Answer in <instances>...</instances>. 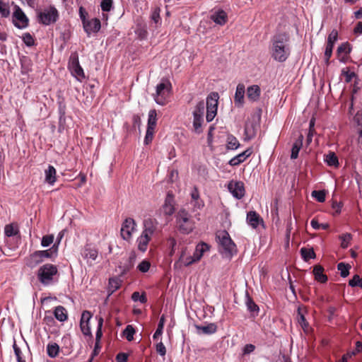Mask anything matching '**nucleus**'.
<instances>
[{"mask_svg":"<svg viewBox=\"0 0 362 362\" xmlns=\"http://www.w3.org/2000/svg\"><path fill=\"white\" fill-rule=\"evenodd\" d=\"M176 223L179 230L185 234L189 233L194 228V221L185 209L178 211L176 216Z\"/></svg>","mask_w":362,"mask_h":362,"instance_id":"obj_3","label":"nucleus"},{"mask_svg":"<svg viewBox=\"0 0 362 362\" xmlns=\"http://www.w3.org/2000/svg\"><path fill=\"white\" fill-rule=\"evenodd\" d=\"M103 324V319L102 317H100L99 320H98V325L96 334H95V341H96L95 342H98V343H99V341L103 336V332H102Z\"/></svg>","mask_w":362,"mask_h":362,"instance_id":"obj_57","label":"nucleus"},{"mask_svg":"<svg viewBox=\"0 0 362 362\" xmlns=\"http://www.w3.org/2000/svg\"><path fill=\"white\" fill-rule=\"evenodd\" d=\"M151 267V263L148 260L144 259L137 266V269L142 273L147 272Z\"/></svg>","mask_w":362,"mask_h":362,"instance_id":"obj_55","label":"nucleus"},{"mask_svg":"<svg viewBox=\"0 0 362 362\" xmlns=\"http://www.w3.org/2000/svg\"><path fill=\"white\" fill-rule=\"evenodd\" d=\"M78 65L80 64L78 53L76 52H72L69 60V69L74 68Z\"/></svg>","mask_w":362,"mask_h":362,"instance_id":"obj_47","label":"nucleus"},{"mask_svg":"<svg viewBox=\"0 0 362 362\" xmlns=\"http://www.w3.org/2000/svg\"><path fill=\"white\" fill-rule=\"evenodd\" d=\"M351 266L349 264L344 262H340L337 264V269L340 272L341 277H346L349 274V269Z\"/></svg>","mask_w":362,"mask_h":362,"instance_id":"obj_42","label":"nucleus"},{"mask_svg":"<svg viewBox=\"0 0 362 362\" xmlns=\"http://www.w3.org/2000/svg\"><path fill=\"white\" fill-rule=\"evenodd\" d=\"M0 13L3 18H7L10 16L9 5L1 0H0Z\"/></svg>","mask_w":362,"mask_h":362,"instance_id":"obj_45","label":"nucleus"},{"mask_svg":"<svg viewBox=\"0 0 362 362\" xmlns=\"http://www.w3.org/2000/svg\"><path fill=\"white\" fill-rule=\"evenodd\" d=\"M39 21L43 25H48L55 23L58 18L59 13L57 10L51 6L48 9H45L38 14Z\"/></svg>","mask_w":362,"mask_h":362,"instance_id":"obj_6","label":"nucleus"},{"mask_svg":"<svg viewBox=\"0 0 362 362\" xmlns=\"http://www.w3.org/2000/svg\"><path fill=\"white\" fill-rule=\"evenodd\" d=\"M218 93H211L206 98V111H213L217 112Z\"/></svg>","mask_w":362,"mask_h":362,"instance_id":"obj_16","label":"nucleus"},{"mask_svg":"<svg viewBox=\"0 0 362 362\" xmlns=\"http://www.w3.org/2000/svg\"><path fill=\"white\" fill-rule=\"evenodd\" d=\"M92 315L90 312L88 310H85L82 313L81 317V322H80V327L81 329L82 332L85 335H88L90 334V329L89 327H87V331H85V324L88 323V321L91 318Z\"/></svg>","mask_w":362,"mask_h":362,"instance_id":"obj_23","label":"nucleus"},{"mask_svg":"<svg viewBox=\"0 0 362 362\" xmlns=\"http://www.w3.org/2000/svg\"><path fill=\"white\" fill-rule=\"evenodd\" d=\"M252 153L251 148H247L245 151L238 155V158L243 162H244L250 155Z\"/></svg>","mask_w":362,"mask_h":362,"instance_id":"obj_64","label":"nucleus"},{"mask_svg":"<svg viewBox=\"0 0 362 362\" xmlns=\"http://www.w3.org/2000/svg\"><path fill=\"white\" fill-rule=\"evenodd\" d=\"M300 253L305 261H308L310 259L315 257V253L313 249L303 247L300 249Z\"/></svg>","mask_w":362,"mask_h":362,"instance_id":"obj_43","label":"nucleus"},{"mask_svg":"<svg viewBox=\"0 0 362 362\" xmlns=\"http://www.w3.org/2000/svg\"><path fill=\"white\" fill-rule=\"evenodd\" d=\"M45 182L49 185H54L56 182L57 171L54 166L49 165L47 169L45 170Z\"/></svg>","mask_w":362,"mask_h":362,"instance_id":"obj_28","label":"nucleus"},{"mask_svg":"<svg viewBox=\"0 0 362 362\" xmlns=\"http://www.w3.org/2000/svg\"><path fill=\"white\" fill-rule=\"evenodd\" d=\"M303 135L302 134H300V135L298 136V138L296 140V141L293 144V146L291 148V159H296L298 158L299 151L303 146Z\"/></svg>","mask_w":362,"mask_h":362,"instance_id":"obj_24","label":"nucleus"},{"mask_svg":"<svg viewBox=\"0 0 362 362\" xmlns=\"http://www.w3.org/2000/svg\"><path fill=\"white\" fill-rule=\"evenodd\" d=\"M160 9L159 8H156L152 13H151V20L156 23L158 24L160 22Z\"/></svg>","mask_w":362,"mask_h":362,"instance_id":"obj_60","label":"nucleus"},{"mask_svg":"<svg viewBox=\"0 0 362 362\" xmlns=\"http://www.w3.org/2000/svg\"><path fill=\"white\" fill-rule=\"evenodd\" d=\"M209 245L205 243H202L201 244H198L195 248V250L193 253V257L196 261V262H199L202 257L204 253L206 251L209 250Z\"/></svg>","mask_w":362,"mask_h":362,"instance_id":"obj_22","label":"nucleus"},{"mask_svg":"<svg viewBox=\"0 0 362 362\" xmlns=\"http://www.w3.org/2000/svg\"><path fill=\"white\" fill-rule=\"evenodd\" d=\"M157 113L156 110H151L148 112L147 126H156Z\"/></svg>","mask_w":362,"mask_h":362,"instance_id":"obj_50","label":"nucleus"},{"mask_svg":"<svg viewBox=\"0 0 362 362\" xmlns=\"http://www.w3.org/2000/svg\"><path fill=\"white\" fill-rule=\"evenodd\" d=\"M136 223L132 218H127L122 224L120 234L125 240H129L132 238V233L136 230Z\"/></svg>","mask_w":362,"mask_h":362,"instance_id":"obj_9","label":"nucleus"},{"mask_svg":"<svg viewBox=\"0 0 362 362\" xmlns=\"http://www.w3.org/2000/svg\"><path fill=\"white\" fill-rule=\"evenodd\" d=\"M339 239L341 240V247L343 249H346L352 240V235L351 233H346L339 235Z\"/></svg>","mask_w":362,"mask_h":362,"instance_id":"obj_38","label":"nucleus"},{"mask_svg":"<svg viewBox=\"0 0 362 362\" xmlns=\"http://www.w3.org/2000/svg\"><path fill=\"white\" fill-rule=\"evenodd\" d=\"M310 225L315 230H327L329 227V225L328 223H319L316 218L312 219Z\"/></svg>","mask_w":362,"mask_h":362,"instance_id":"obj_54","label":"nucleus"},{"mask_svg":"<svg viewBox=\"0 0 362 362\" xmlns=\"http://www.w3.org/2000/svg\"><path fill=\"white\" fill-rule=\"evenodd\" d=\"M135 33L141 40L145 39L148 35L147 30L144 25H139L135 30Z\"/></svg>","mask_w":362,"mask_h":362,"instance_id":"obj_51","label":"nucleus"},{"mask_svg":"<svg viewBox=\"0 0 362 362\" xmlns=\"http://www.w3.org/2000/svg\"><path fill=\"white\" fill-rule=\"evenodd\" d=\"M23 41L28 47L33 46L35 44V40L29 33H25L23 34Z\"/></svg>","mask_w":362,"mask_h":362,"instance_id":"obj_58","label":"nucleus"},{"mask_svg":"<svg viewBox=\"0 0 362 362\" xmlns=\"http://www.w3.org/2000/svg\"><path fill=\"white\" fill-rule=\"evenodd\" d=\"M247 299H246V305L247 308V310L251 313H255L256 315H257L259 312V307L258 305L254 302L252 298L250 297L248 293L246 295Z\"/></svg>","mask_w":362,"mask_h":362,"instance_id":"obj_36","label":"nucleus"},{"mask_svg":"<svg viewBox=\"0 0 362 362\" xmlns=\"http://www.w3.org/2000/svg\"><path fill=\"white\" fill-rule=\"evenodd\" d=\"M14 8L15 10L12 16V22L13 25L19 29L27 28L29 22L28 17L18 6L16 5Z\"/></svg>","mask_w":362,"mask_h":362,"instance_id":"obj_7","label":"nucleus"},{"mask_svg":"<svg viewBox=\"0 0 362 362\" xmlns=\"http://www.w3.org/2000/svg\"><path fill=\"white\" fill-rule=\"evenodd\" d=\"M160 213H163L165 216H171L175 212V201L173 195L168 192L163 205L160 209Z\"/></svg>","mask_w":362,"mask_h":362,"instance_id":"obj_12","label":"nucleus"},{"mask_svg":"<svg viewBox=\"0 0 362 362\" xmlns=\"http://www.w3.org/2000/svg\"><path fill=\"white\" fill-rule=\"evenodd\" d=\"M171 89V83L167 79H163L156 86V93L154 95V100L156 103L160 105L167 104L169 100Z\"/></svg>","mask_w":362,"mask_h":362,"instance_id":"obj_4","label":"nucleus"},{"mask_svg":"<svg viewBox=\"0 0 362 362\" xmlns=\"http://www.w3.org/2000/svg\"><path fill=\"white\" fill-rule=\"evenodd\" d=\"M84 30L88 34L90 35L92 33H97L100 30L101 24L100 21L98 18H93L90 21L87 20L83 24Z\"/></svg>","mask_w":362,"mask_h":362,"instance_id":"obj_15","label":"nucleus"},{"mask_svg":"<svg viewBox=\"0 0 362 362\" xmlns=\"http://www.w3.org/2000/svg\"><path fill=\"white\" fill-rule=\"evenodd\" d=\"M121 286L120 281L117 278H110L108 284L109 296L118 290Z\"/></svg>","mask_w":362,"mask_h":362,"instance_id":"obj_32","label":"nucleus"},{"mask_svg":"<svg viewBox=\"0 0 362 362\" xmlns=\"http://www.w3.org/2000/svg\"><path fill=\"white\" fill-rule=\"evenodd\" d=\"M240 144L236 137L232 134H229L227 136L226 140V148L227 149L234 150L239 147Z\"/></svg>","mask_w":362,"mask_h":362,"instance_id":"obj_35","label":"nucleus"},{"mask_svg":"<svg viewBox=\"0 0 362 362\" xmlns=\"http://www.w3.org/2000/svg\"><path fill=\"white\" fill-rule=\"evenodd\" d=\"M179 261L182 264H183L185 267H188V266L192 264L193 263L196 262L194 257L191 256V255L186 256L185 251H182V252L180 257Z\"/></svg>","mask_w":362,"mask_h":362,"instance_id":"obj_39","label":"nucleus"},{"mask_svg":"<svg viewBox=\"0 0 362 362\" xmlns=\"http://www.w3.org/2000/svg\"><path fill=\"white\" fill-rule=\"evenodd\" d=\"M228 189L238 199H242L245 195V186L242 181H231L228 184Z\"/></svg>","mask_w":362,"mask_h":362,"instance_id":"obj_11","label":"nucleus"},{"mask_svg":"<svg viewBox=\"0 0 362 362\" xmlns=\"http://www.w3.org/2000/svg\"><path fill=\"white\" fill-rule=\"evenodd\" d=\"M55 318L59 322H64L68 318V314L66 308L62 305H58L54 310Z\"/></svg>","mask_w":362,"mask_h":362,"instance_id":"obj_27","label":"nucleus"},{"mask_svg":"<svg viewBox=\"0 0 362 362\" xmlns=\"http://www.w3.org/2000/svg\"><path fill=\"white\" fill-rule=\"evenodd\" d=\"M43 262L41 256L39 255L37 251L34 252L31 254L26 259V265L29 267L33 268L37 264Z\"/></svg>","mask_w":362,"mask_h":362,"instance_id":"obj_25","label":"nucleus"},{"mask_svg":"<svg viewBox=\"0 0 362 362\" xmlns=\"http://www.w3.org/2000/svg\"><path fill=\"white\" fill-rule=\"evenodd\" d=\"M288 42L289 35L286 33H277L273 36L270 53L275 61L284 62L288 58L291 53Z\"/></svg>","mask_w":362,"mask_h":362,"instance_id":"obj_1","label":"nucleus"},{"mask_svg":"<svg viewBox=\"0 0 362 362\" xmlns=\"http://www.w3.org/2000/svg\"><path fill=\"white\" fill-rule=\"evenodd\" d=\"M199 334H211L216 332L217 326L215 323H209L206 325H195Z\"/></svg>","mask_w":362,"mask_h":362,"instance_id":"obj_21","label":"nucleus"},{"mask_svg":"<svg viewBox=\"0 0 362 362\" xmlns=\"http://www.w3.org/2000/svg\"><path fill=\"white\" fill-rule=\"evenodd\" d=\"M338 39V31L335 29L332 30L327 37V42L335 44Z\"/></svg>","mask_w":362,"mask_h":362,"instance_id":"obj_61","label":"nucleus"},{"mask_svg":"<svg viewBox=\"0 0 362 362\" xmlns=\"http://www.w3.org/2000/svg\"><path fill=\"white\" fill-rule=\"evenodd\" d=\"M132 299L134 301H140L142 303H145L147 301V298L145 293H143L141 295L138 291H135L132 295Z\"/></svg>","mask_w":362,"mask_h":362,"instance_id":"obj_52","label":"nucleus"},{"mask_svg":"<svg viewBox=\"0 0 362 362\" xmlns=\"http://www.w3.org/2000/svg\"><path fill=\"white\" fill-rule=\"evenodd\" d=\"M351 51V45L348 42L341 43L337 49V55L338 59L341 62H346L348 60V55Z\"/></svg>","mask_w":362,"mask_h":362,"instance_id":"obj_14","label":"nucleus"},{"mask_svg":"<svg viewBox=\"0 0 362 362\" xmlns=\"http://www.w3.org/2000/svg\"><path fill=\"white\" fill-rule=\"evenodd\" d=\"M324 160L329 166L334 168L339 166L338 157L334 152L329 151L327 154L325 155Z\"/></svg>","mask_w":362,"mask_h":362,"instance_id":"obj_26","label":"nucleus"},{"mask_svg":"<svg viewBox=\"0 0 362 362\" xmlns=\"http://www.w3.org/2000/svg\"><path fill=\"white\" fill-rule=\"evenodd\" d=\"M4 233L7 237H13L19 233L18 226L16 223H10L5 226Z\"/></svg>","mask_w":362,"mask_h":362,"instance_id":"obj_30","label":"nucleus"},{"mask_svg":"<svg viewBox=\"0 0 362 362\" xmlns=\"http://www.w3.org/2000/svg\"><path fill=\"white\" fill-rule=\"evenodd\" d=\"M255 346L252 344H246L243 349V356L249 355L255 350Z\"/></svg>","mask_w":362,"mask_h":362,"instance_id":"obj_63","label":"nucleus"},{"mask_svg":"<svg viewBox=\"0 0 362 362\" xmlns=\"http://www.w3.org/2000/svg\"><path fill=\"white\" fill-rule=\"evenodd\" d=\"M261 89L258 85H252L247 88V97L252 102H256L259 99Z\"/></svg>","mask_w":362,"mask_h":362,"instance_id":"obj_17","label":"nucleus"},{"mask_svg":"<svg viewBox=\"0 0 362 362\" xmlns=\"http://www.w3.org/2000/svg\"><path fill=\"white\" fill-rule=\"evenodd\" d=\"M57 267L52 264H45L37 272L38 281L44 286H49L58 280Z\"/></svg>","mask_w":362,"mask_h":362,"instance_id":"obj_2","label":"nucleus"},{"mask_svg":"<svg viewBox=\"0 0 362 362\" xmlns=\"http://www.w3.org/2000/svg\"><path fill=\"white\" fill-rule=\"evenodd\" d=\"M164 324H165V317L163 315H162L160 318V320H159V322L158 325V327H157L155 333L153 335V339L154 340L158 339L162 335L163 329L164 327Z\"/></svg>","mask_w":362,"mask_h":362,"instance_id":"obj_40","label":"nucleus"},{"mask_svg":"<svg viewBox=\"0 0 362 362\" xmlns=\"http://www.w3.org/2000/svg\"><path fill=\"white\" fill-rule=\"evenodd\" d=\"M54 241V235H44L41 240V245L42 247H48Z\"/></svg>","mask_w":362,"mask_h":362,"instance_id":"obj_59","label":"nucleus"},{"mask_svg":"<svg viewBox=\"0 0 362 362\" xmlns=\"http://www.w3.org/2000/svg\"><path fill=\"white\" fill-rule=\"evenodd\" d=\"M216 239L224 253L233 255L236 252V245L226 230L218 231Z\"/></svg>","mask_w":362,"mask_h":362,"instance_id":"obj_5","label":"nucleus"},{"mask_svg":"<svg viewBox=\"0 0 362 362\" xmlns=\"http://www.w3.org/2000/svg\"><path fill=\"white\" fill-rule=\"evenodd\" d=\"M204 110H205V103H204V100H201L197 104V105L193 111V116L197 115L199 117H204Z\"/></svg>","mask_w":362,"mask_h":362,"instance_id":"obj_44","label":"nucleus"},{"mask_svg":"<svg viewBox=\"0 0 362 362\" xmlns=\"http://www.w3.org/2000/svg\"><path fill=\"white\" fill-rule=\"evenodd\" d=\"M349 285L351 287H360L362 288V278L358 274H355L351 279L349 280Z\"/></svg>","mask_w":362,"mask_h":362,"instance_id":"obj_53","label":"nucleus"},{"mask_svg":"<svg viewBox=\"0 0 362 362\" xmlns=\"http://www.w3.org/2000/svg\"><path fill=\"white\" fill-rule=\"evenodd\" d=\"M312 197L319 202L325 201L326 193L324 190H314L312 192Z\"/></svg>","mask_w":362,"mask_h":362,"instance_id":"obj_48","label":"nucleus"},{"mask_svg":"<svg viewBox=\"0 0 362 362\" xmlns=\"http://www.w3.org/2000/svg\"><path fill=\"white\" fill-rule=\"evenodd\" d=\"M82 257L86 260V262L92 265L98 256V250L91 244H86L81 250Z\"/></svg>","mask_w":362,"mask_h":362,"instance_id":"obj_10","label":"nucleus"},{"mask_svg":"<svg viewBox=\"0 0 362 362\" xmlns=\"http://www.w3.org/2000/svg\"><path fill=\"white\" fill-rule=\"evenodd\" d=\"M135 334V329L132 327V325H127L124 330L123 331V334L125 337V338L129 341H131L134 339V334Z\"/></svg>","mask_w":362,"mask_h":362,"instance_id":"obj_46","label":"nucleus"},{"mask_svg":"<svg viewBox=\"0 0 362 362\" xmlns=\"http://www.w3.org/2000/svg\"><path fill=\"white\" fill-rule=\"evenodd\" d=\"M354 122L358 127H362V110H358L354 117Z\"/></svg>","mask_w":362,"mask_h":362,"instance_id":"obj_62","label":"nucleus"},{"mask_svg":"<svg viewBox=\"0 0 362 362\" xmlns=\"http://www.w3.org/2000/svg\"><path fill=\"white\" fill-rule=\"evenodd\" d=\"M158 225L159 223L156 218H147L144 221V230L142 233L152 238L161 232Z\"/></svg>","mask_w":362,"mask_h":362,"instance_id":"obj_8","label":"nucleus"},{"mask_svg":"<svg viewBox=\"0 0 362 362\" xmlns=\"http://www.w3.org/2000/svg\"><path fill=\"white\" fill-rule=\"evenodd\" d=\"M247 221L253 228H256L260 221V216L256 211H250L247 215Z\"/></svg>","mask_w":362,"mask_h":362,"instance_id":"obj_29","label":"nucleus"},{"mask_svg":"<svg viewBox=\"0 0 362 362\" xmlns=\"http://www.w3.org/2000/svg\"><path fill=\"white\" fill-rule=\"evenodd\" d=\"M59 352V346L56 343H49L47 346V353L51 358L56 357Z\"/></svg>","mask_w":362,"mask_h":362,"instance_id":"obj_34","label":"nucleus"},{"mask_svg":"<svg viewBox=\"0 0 362 362\" xmlns=\"http://www.w3.org/2000/svg\"><path fill=\"white\" fill-rule=\"evenodd\" d=\"M57 246L54 244L52 248L45 250H37L39 255L44 260L45 258H51L54 253H57Z\"/></svg>","mask_w":362,"mask_h":362,"instance_id":"obj_37","label":"nucleus"},{"mask_svg":"<svg viewBox=\"0 0 362 362\" xmlns=\"http://www.w3.org/2000/svg\"><path fill=\"white\" fill-rule=\"evenodd\" d=\"M334 45L332 42H327L326 43L325 51V61L327 65L329 64V59L332 55V51Z\"/></svg>","mask_w":362,"mask_h":362,"instance_id":"obj_41","label":"nucleus"},{"mask_svg":"<svg viewBox=\"0 0 362 362\" xmlns=\"http://www.w3.org/2000/svg\"><path fill=\"white\" fill-rule=\"evenodd\" d=\"M313 274L315 279L320 283H326L327 281V276L324 274V268L320 264H317L313 267Z\"/></svg>","mask_w":362,"mask_h":362,"instance_id":"obj_19","label":"nucleus"},{"mask_svg":"<svg viewBox=\"0 0 362 362\" xmlns=\"http://www.w3.org/2000/svg\"><path fill=\"white\" fill-rule=\"evenodd\" d=\"M203 122L204 117L193 116V128L195 133L200 134L202 132V126Z\"/></svg>","mask_w":362,"mask_h":362,"instance_id":"obj_33","label":"nucleus"},{"mask_svg":"<svg viewBox=\"0 0 362 362\" xmlns=\"http://www.w3.org/2000/svg\"><path fill=\"white\" fill-rule=\"evenodd\" d=\"M245 87L243 83H238L234 96L235 106L241 108L245 104Z\"/></svg>","mask_w":362,"mask_h":362,"instance_id":"obj_13","label":"nucleus"},{"mask_svg":"<svg viewBox=\"0 0 362 362\" xmlns=\"http://www.w3.org/2000/svg\"><path fill=\"white\" fill-rule=\"evenodd\" d=\"M70 69L71 71L72 74L78 80H80V78H85V74L81 65H78L74 68H71Z\"/></svg>","mask_w":362,"mask_h":362,"instance_id":"obj_49","label":"nucleus"},{"mask_svg":"<svg viewBox=\"0 0 362 362\" xmlns=\"http://www.w3.org/2000/svg\"><path fill=\"white\" fill-rule=\"evenodd\" d=\"M113 5V0H102L100 7L103 11H110Z\"/></svg>","mask_w":362,"mask_h":362,"instance_id":"obj_56","label":"nucleus"},{"mask_svg":"<svg viewBox=\"0 0 362 362\" xmlns=\"http://www.w3.org/2000/svg\"><path fill=\"white\" fill-rule=\"evenodd\" d=\"M152 238L148 236V235H145L141 233L139 237L136 239L137 247L138 250L142 252H144L147 250L148 245L149 242Z\"/></svg>","mask_w":362,"mask_h":362,"instance_id":"obj_18","label":"nucleus"},{"mask_svg":"<svg viewBox=\"0 0 362 362\" xmlns=\"http://www.w3.org/2000/svg\"><path fill=\"white\" fill-rule=\"evenodd\" d=\"M211 19L216 24L223 25L227 22L228 16L224 11L218 10L211 14Z\"/></svg>","mask_w":362,"mask_h":362,"instance_id":"obj_20","label":"nucleus"},{"mask_svg":"<svg viewBox=\"0 0 362 362\" xmlns=\"http://www.w3.org/2000/svg\"><path fill=\"white\" fill-rule=\"evenodd\" d=\"M13 348L17 359V362H26L25 356L23 354L22 348L16 344L15 339L13 341Z\"/></svg>","mask_w":362,"mask_h":362,"instance_id":"obj_31","label":"nucleus"}]
</instances>
